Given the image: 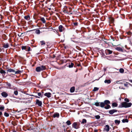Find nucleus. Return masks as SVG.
Segmentation results:
<instances>
[{
  "label": "nucleus",
  "mask_w": 132,
  "mask_h": 132,
  "mask_svg": "<svg viewBox=\"0 0 132 132\" xmlns=\"http://www.w3.org/2000/svg\"><path fill=\"white\" fill-rule=\"evenodd\" d=\"M3 21L2 20H1L0 21V23H2Z\"/></svg>",
  "instance_id": "54"
},
{
  "label": "nucleus",
  "mask_w": 132,
  "mask_h": 132,
  "mask_svg": "<svg viewBox=\"0 0 132 132\" xmlns=\"http://www.w3.org/2000/svg\"><path fill=\"white\" fill-rule=\"evenodd\" d=\"M75 90V88L74 87H71L70 89V91L71 93L73 92H74Z\"/></svg>",
  "instance_id": "20"
},
{
  "label": "nucleus",
  "mask_w": 132,
  "mask_h": 132,
  "mask_svg": "<svg viewBox=\"0 0 132 132\" xmlns=\"http://www.w3.org/2000/svg\"><path fill=\"white\" fill-rule=\"evenodd\" d=\"M5 25L4 23L2 24H0V27L1 28H4V27Z\"/></svg>",
  "instance_id": "40"
},
{
  "label": "nucleus",
  "mask_w": 132,
  "mask_h": 132,
  "mask_svg": "<svg viewBox=\"0 0 132 132\" xmlns=\"http://www.w3.org/2000/svg\"><path fill=\"white\" fill-rule=\"evenodd\" d=\"M105 43L106 44H108V43L106 41H104Z\"/></svg>",
  "instance_id": "61"
},
{
  "label": "nucleus",
  "mask_w": 132,
  "mask_h": 132,
  "mask_svg": "<svg viewBox=\"0 0 132 132\" xmlns=\"http://www.w3.org/2000/svg\"><path fill=\"white\" fill-rule=\"evenodd\" d=\"M72 25L74 26H75V27H76L78 25V23L77 22H74L72 24Z\"/></svg>",
  "instance_id": "18"
},
{
  "label": "nucleus",
  "mask_w": 132,
  "mask_h": 132,
  "mask_svg": "<svg viewBox=\"0 0 132 132\" xmlns=\"http://www.w3.org/2000/svg\"><path fill=\"white\" fill-rule=\"evenodd\" d=\"M132 103L130 102L127 103L126 102H123L120 104L119 107L127 108L130 107Z\"/></svg>",
  "instance_id": "1"
},
{
  "label": "nucleus",
  "mask_w": 132,
  "mask_h": 132,
  "mask_svg": "<svg viewBox=\"0 0 132 132\" xmlns=\"http://www.w3.org/2000/svg\"><path fill=\"white\" fill-rule=\"evenodd\" d=\"M129 81L130 82L132 83V80H129Z\"/></svg>",
  "instance_id": "60"
},
{
  "label": "nucleus",
  "mask_w": 132,
  "mask_h": 132,
  "mask_svg": "<svg viewBox=\"0 0 132 132\" xmlns=\"http://www.w3.org/2000/svg\"><path fill=\"white\" fill-rule=\"evenodd\" d=\"M35 96L37 98H40V97H38V96Z\"/></svg>",
  "instance_id": "57"
},
{
  "label": "nucleus",
  "mask_w": 132,
  "mask_h": 132,
  "mask_svg": "<svg viewBox=\"0 0 132 132\" xmlns=\"http://www.w3.org/2000/svg\"><path fill=\"white\" fill-rule=\"evenodd\" d=\"M4 115L6 117H8L9 116V114L8 113L6 112H5L4 113Z\"/></svg>",
  "instance_id": "38"
},
{
  "label": "nucleus",
  "mask_w": 132,
  "mask_h": 132,
  "mask_svg": "<svg viewBox=\"0 0 132 132\" xmlns=\"http://www.w3.org/2000/svg\"><path fill=\"white\" fill-rule=\"evenodd\" d=\"M59 116V113H55L53 116V117L54 118H55L56 117H58Z\"/></svg>",
  "instance_id": "19"
},
{
  "label": "nucleus",
  "mask_w": 132,
  "mask_h": 132,
  "mask_svg": "<svg viewBox=\"0 0 132 132\" xmlns=\"http://www.w3.org/2000/svg\"><path fill=\"white\" fill-rule=\"evenodd\" d=\"M36 70L37 72H40L42 71L41 69V67H37L36 68Z\"/></svg>",
  "instance_id": "17"
},
{
  "label": "nucleus",
  "mask_w": 132,
  "mask_h": 132,
  "mask_svg": "<svg viewBox=\"0 0 132 132\" xmlns=\"http://www.w3.org/2000/svg\"><path fill=\"white\" fill-rule=\"evenodd\" d=\"M129 27L131 29H132V24H130Z\"/></svg>",
  "instance_id": "51"
},
{
  "label": "nucleus",
  "mask_w": 132,
  "mask_h": 132,
  "mask_svg": "<svg viewBox=\"0 0 132 132\" xmlns=\"http://www.w3.org/2000/svg\"><path fill=\"white\" fill-rule=\"evenodd\" d=\"M105 53L106 54H110L112 53V51L109 49H106L105 51Z\"/></svg>",
  "instance_id": "4"
},
{
  "label": "nucleus",
  "mask_w": 132,
  "mask_h": 132,
  "mask_svg": "<svg viewBox=\"0 0 132 132\" xmlns=\"http://www.w3.org/2000/svg\"><path fill=\"white\" fill-rule=\"evenodd\" d=\"M66 123H67V124L68 125H70L71 124V123L70 122V121L69 120H68L66 122Z\"/></svg>",
  "instance_id": "35"
},
{
  "label": "nucleus",
  "mask_w": 132,
  "mask_h": 132,
  "mask_svg": "<svg viewBox=\"0 0 132 132\" xmlns=\"http://www.w3.org/2000/svg\"><path fill=\"white\" fill-rule=\"evenodd\" d=\"M100 106L102 108L104 107V102H100Z\"/></svg>",
  "instance_id": "22"
},
{
  "label": "nucleus",
  "mask_w": 132,
  "mask_h": 132,
  "mask_svg": "<svg viewBox=\"0 0 132 132\" xmlns=\"http://www.w3.org/2000/svg\"><path fill=\"white\" fill-rule=\"evenodd\" d=\"M14 94L15 95H17L18 94V92L17 91H14Z\"/></svg>",
  "instance_id": "48"
},
{
  "label": "nucleus",
  "mask_w": 132,
  "mask_h": 132,
  "mask_svg": "<svg viewBox=\"0 0 132 132\" xmlns=\"http://www.w3.org/2000/svg\"><path fill=\"white\" fill-rule=\"evenodd\" d=\"M115 49L117 50V51L122 52H123V50L122 49V48L120 47H116L115 48Z\"/></svg>",
  "instance_id": "7"
},
{
  "label": "nucleus",
  "mask_w": 132,
  "mask_h": 132,
  "mask_svg": "<svg viewBox=\"0 0 132 132\" xmlns=\"http://www.w3.org/2000/svg\"><path fill=\"white\" fill-rule=\"evenodd\" d=\"M117 111L116 110H110L109 112L110 114H112L116 112Z\"/></svg>",
  "instance_id": "12"
},
{
  "label": "nucleus",
  "mask_w": 132,
  "mask_h": 132,
  "mask_svg": "<svg viewBox=\"0 0 132 132\" xmlns=\"http://www.w3.org/2000/svg\"><path fill=\"white\" fill-rule=\"evenodd\" d=\"M59 29L60 32L64 31L65 30V28L62 25H60L59 27Z\"/></svg>",
  "instance_id": "3"
},
{
  "label": "nucleus",
  "mask_w": 132,
  "mask_h": 132,
  "mask_svg": "<svg viewBox=\"0 0 132 132\" xmlns=\"http://www.w3.org/2000/svg\"><path fill=\"white\" fill-rule=\"evenodd\" d=\"M68 9H69L68 13H70L71 14H72V13H71L72 11V9L71 8H69Z\"/></svg>",
  "instance_id": "27"
},
{
  "label": "nucleus",
  "mask_w": 132,
  "mask_h": 132,
  "mask_svg": "<svg viewBox=\"0 0 132 132\" xmlns=\"http://www.w3.org/2000/svg\"><path fill=\"white\" fill-rule=\"evenodd\" d=\"M27 46H22L21 48L22 50H25L26 51L27 50Z\"/></svg>",
  "instance_id": "29"
},
{
  "label": "nucleus",
  "mask_w": 132,
  "mask_h": 132,
  "mask_svg": "<svg viewBox=\"0 0 132 132\" xmlns=\"http://www.w3.org/2000/svg\"><path fill=\"white\" fill-rule=\"evenodd\" d=\"M120 122V120H115V123L116 124H119Z\"/></svg>",
  "instance_id": "25"
},
{
  "label": "nucleus",
  "mask_w": 132,
  "mask_h": 132,
  "mask_svg": "<svg viewBox=\"0 0 132 132\" xmlns=\"http://www.w3.org/2000/svg\"><path fill=\"white\" fill-rule=\"evenodd\" d=\"M128 84H129L130 85V84L129 83H128V82H126V83H125L124 84V85L125 86H126V87H127V86L128 85Z\"/></svg>",
  "instance_id": "46"
},
{
  "label": "nucleus",
  "mask_w": 132,
  "mask_h": 132,
  "mask_svg": "<svg viewBox=\"0 0 132 132\" xmlns=\"http://www.w3.org/2000/svg\"><path fill=\"white\" fill-rule=\"evenodd\" d=\"M95 118L97 119H99L100 118V116L99 115H96L95 116Z\"/></svg>",
  "instance_id": "45"
},
{
  "label": "nucleus",
  "mask_w": 132,
  "mask_h": 132,
  "mask_svg": "<svg viewBox=\"0 0 132 132\" xmlns=\"http://www.w3.org/2000/svg\"><path fill=\"white\" fill-rule=\"evenodd\" d=\"M41 69H42V70L43 71L45 70L46 69V68L45 66L42 65L41 67Z\"/></svg>",
  "instance_id": "30"
},
{
  "label": "nucleus",
  "mask_w": 132,
  "mask_h": 132,
  "mask_svg": "<svg viewBox=\"0 0 132 132\" xmlns=\"http://www.w3.org/2000/svg\"><path fill=\"white\" fill-rule=\"evenodd\" d=\"M40 42L41 43V45H45V42L44 41H40Z\"/></svg>",
  "instance_id": "31"
},
{
  "label": "nucleus",
  "mask_w": 132,
  "mask_h": 132,
  "mask_svg": "<svg viewBox=\"0 0 132 132\" xmlns=\"http://www.w3.org/2000/svg\"><path fill=\"white\" fill-rule=\"evenodd\" d=\"M125 101L126 102H129V100L126 98L124 99Z\"/></svg>",
  "instance_id": "47"
},
{
  "label": "nucleus",
  "mask_w": 132,
  "mask_h": 132,
  "mask_svg": "<svg viewBox=\"0 0 132 132\" xmlns=\"http://www.w3.org/2000/svg\"><path fill=\"white\" fill-rule=\"evenodd\" d=\"M112 106L114 107H117L118 106V104L114 102L112 103Z\"/></svg>",
  "instance_id": "26"
},
{
  "label": "nucleus",
  "mask_w": 132,
  "mask_h": 132,
  "mask_svg": "<svg viewBox=\"0 0 132 132\" xmlns=\"http://www.w3.org/2000/svg\"><path fill=\"white\" fill-rule=\"evenodd\" d=\"M127 33L128 35L130 36L132 34V33L130 31H128L127 32Z\"/></svg>",
  "instance_id": "44"
},
{
  "label": "nucleus",
  "mask_w": 132,
  "mask_h": 132,
  "mask_svg": "<svg viewBox=\"0 0 132 132\" xmlns=\"http://www.w3.org/2000/svg\"><path fill=\"white\" fill-rule=\"evenodd\" d=\"M86 120L85 119H83L82 122V123H86Z\"/></svg>",
  "instance_id": "39"
},
{
  "label": "nucleus",
  "mask_w": 132,
  "mask_h": 132,
  "mask_svg": "<svg viewBox=\"0 0 132 132\" xmlns=\"http://www.w3.org/2000/svg\"><path fill=\"white\" fill-rule=\"evenodd\" d=\"M7 72H15V71L13 69H8L7 70Z\"/></svg>",
  "instance_id": "23"
},
{
  "label": "nucleus",
  "mask_w": 132,
  "mask_h": 132,
  "mask_svg": "<svg viewBox=\"0 0 132 132\" xmlns=\"http://www.w3.org/2000/svg\"><path fill=\"white\" fill-rule=\"evenodd\" d=\"M2 114V112H0V115L1 116Z\"/></svg>",
  "instance_id": "58"
},
{
  "label": "nucleus",
  "mask_w": 132,
  "mask_h": 132,
  "mask_svg": "<svg viewBox=\"0 0 132 132\" xmlns=\"http://www.w3.org/2000/svg\"><path fill=\"white\" fill-rule=\"evenodd\" d=\"M41 32L39 29L36 30L35 31V33L37 34H39Z\"/></svg>",
  "instance_id": "21"
},
{
  "label": "nucleus",
  "mask_w": 132,
  "mask_h": 132,
  "mask_svg": "<svg viewBox=\"0 0 132 132\" xmlns=\"http://www.w3.org/2000/svg\"><path fill=\"white\" fill-rule=\"evenodd\" d=\"M119 71L121 73H123L124 72V70L122 68H121L120 69Z\"/></svg>",
  "instance_id": "34"
},
{
  "label": "nucleus",
  "mask_w": 132,
  "mask_h": 132,
  "mask_svg": "<svg viewBox=\"0 0 132 132\" xmlns=\"http://www.w3.org/2000/svg\"><path fill=\"white\" fill-rule=\"evenodd\" d=\"M21 72V71H20L19 70V71H18L15 72V74H19V73H20Z\"/></svg>",
  "instance_id": "43"
},
{
  "label": "nucleus",
  "mask_w": 132,
  "mask_h": 132,
  "mask_svg": "<svg viewBox=\"0 0 132 132\" xmlns=\"http://www.w3.org/2000/svg\"><path fill=\"white\" fill-rule=\"evenodd\" d=\"M26 51H30V47L28 46H27Z\"/></svg>",
  "instance_id": "33"
},
{
  "label": "nucleus",
  "mask_w": 132,
  "mask_h": 132,
  "mask_svg": "<svg viewBox=\"0 0 132 132\" xmlns=\"http://www.w3.org/2000/svg\"><path fill=\"white\" fill-rule=\"evenodd\" d=\"M109 21L111 23H113L114 22V19L112 17L109 18Z\"/></svg>",
  "instance_id": "15"
},
{
  "label": "nucleus",
  "mask_w": 132,
  "mask_h": 132,
  "mask_svg": "<svg viewBox=\"0 0 132 132\" xmlns=\"http://www.w3.org/2000/svg\"><path fill=\"white\" fill-rule=\"evenodd\" d=\"M4 107L3 106H0V110H4Z\"/></svg>",
  "instance_id": "41"
},
{
  "label": "nucleus",
  "mask_w": 132,
  "mask_h": 132,
  "mask_svg": "<svg viewBox=\"0 0 132 132\" xmlns=\"http://www.w3.org/2000/svg\"><path fill=\"white\" fill-rule=\"evenodd\" d=\"M113 40V41H114L115 40H116V39L115 38H114L113 37H112L111 38Z\"/></svg>",
  "instance_id": "52"
},
{
  "label": "nucleus",
  "mask_w": 132,
  "mask_h": 132,
  "mask_svg": "<svg viewBox=\"0 0 132 132\" xmlns=\"http://www.w3.org/2000/svg\"><path fill=\"white\" fill-rule=\"evenodd\" d=\"M120 39H123L122 36H120Z\"/></svg>",
  "instance_id": "59"
},
{
  "label": "nucleus",
  "mask_w": 132,
  "mask_h": 132,
  "mask_svg": "<svg viewBox=\"0 0 132 132\" xmlns=\"http://www.w3.org/2000/svg\"><path fill=\"white\" fill-rule=\"evenodd\" d=\"M104 108L108 109L110 108V106L108 104L110 103V101L108 100H105L104 102Z\"/></svg>",
  "instance_id": "2"
},
{
  "label": "nucleus",
  "mask_w": 132,
  "mask_h": 132,
  "mask_svg": "<svg viewBox=\"0 0 132 132\" xmlns=\"http://www.w3.org/2000/svg\"><path fill=\"white\" fill-rule=\"evenodd\" d=\"M98 89V88L97 87H95L93 90L94 91H96Z\"/></svg>",
  "instance_id": "42"
},
{
  "label": "nucleus",
  "mask_w": 132,
  "mask_h": 132,
  "mask_svg": "<svg viewBox=\"0 0 132 132\" xmlns=\"http://www.w3.org/2000/svg\"><path fill=\"white\" fill-rule=\"evenodd\" d=\"M23 34V33H21V35H20L19 34H18V36H19V37H20L21 36H22V35Z\"/></svg>",
  "instance_id": "55"
},
{
  "label": "nucleus",
  "mask_w": 132,
  "mask_h": 132,
  "mask_svg": "<svg viewBox=\"0 0 132 132\" xmlns=\"http://www.w3.org/2000/svg\"><path fill=\"white\" fill-rule=\"evenodd\" d=\"M48 9L49 10H51V8H48Z\"/></svg>",
  "instance_id": "62"
},
{
  "label": "nucleus",
  "mask_w": 132,
  "mask_h": 132,
  "mask_svg": "<svg viewBox=\"0 0 132 132\" xmlns=\"http://www.w3.org/2000/svg\"><path fill=\"white\" fill-rule=\"evenodd\" d=\"M74 65V64L73 63H71V64L69 65V68H71L73 67V66Z\"/></svg>",
  "instance_id": "36"
},
{
  "label": "nucleus",
  "mask_w": 132,
  "mask_h": 132,
  "mask_svg": "<svg viewBox=\"0 0 132 132\" xmlns=\"http://www.w3.org/2000/svg\"><path fill=\"white\" fill-rule=\"evenodd\" d=\"M24 19L27 20H29L30 19V17L29 15H27L24 17Z\"/></svg>",
  "instance_id": "14"
},
{
  "label": "nucleus",
  "mask_w": 132,
  "mask_h": 132,
  "mask_svg": "<svg viewBox=\"0 0 132 132\" xmlns=\"http://www.w3.org/2000/svg\"><path fill=\"white\" fill-rule=\"evenodd\" d=\"M72 127L75 128L77 129L78 127L77 126V122H74L72 124Z\"/></svg>",
  "instance_id": "8"
},
{
  "label": "nucleus",
  "mask_w": 132,
  "mask_h": 132,
  "mask_svg": "<svg viewBox=\"0 0 132 132\" xmlns=\"http://www.w3.org/2000/svg\"><path fill=\"white\" fill-rule=\"evenodd\" d=\"M63 12L64 13H68L69 9H64L63 10Z\"/></svg>",
  "instance_id": "16"
},
{
  "label": "nucleus",
  "mask_w": 132,
  "mask_h": 132,
  "mask_svg": "<svg viewBox=\"0 0 132 132\" xmlns=\"http://www.w3.org/2000/svg\"><path fill=\"white\" fill-rule=\"evenodd\" d=\"M7 85V86L8 87H10L11 86V84L9 83H8V82H6Z\"/></svg>",
  "instance_id": "50"
},
{
  "label": "nucleus",
  "mask_w": 132,
  "mask_h": 132,
  "mask_svg": "<svg viewBox=\"0 0 132 132\" xmlns=\"http://www.w3.org/2000/svg\"><path fill=\"white\" fill-rule=\"evenodd\" d=\"M111 82V80H105L104 81V82L105 83H107L108 84H110Z\"/></svg>",
  "instance_id": "24"
},
{
  "label": "nucleus",
  "mask_w": 132,
  "mask_h": 132,
  "mask_svg": "<svg viewBox=\"0 0 132 132\" xmlns=\"http://www.w3.org/2000/svg\"><path fill=\"white\" fill-rule=\"evenodd\" d=\"M40 20L42 21L43 23H45L46 22V21L45 20V18L44 17H40Z\"/></svg>",
  "instance_id": "13"
},
{
  "label": "nucleus",
  "mask_w": 132,
  "mask_h": 132,
  "mask_svg": "<svg viewBox=\"0 0 132 132\" xmlns=\"http://www.w3.org/2000/svg\"><path fill=\"white\" fill-rule=\"evenodd\" d=\"M1 95L3 97H6L8 96V94L5 92H3L2 93Z\"/></svg>",
  "instance_id": "10"
},
{
  "label": "nucleus",
  "mask_w": 132,
  "mask_h": 132,
  "mask_svg": "<svg viewBox=\"0 0 132 132\" xmlns=\"http://www.w3.org/2000/svg\"><path fill=\"white\" fill-rule=\"evenodd\" d=\"M104 129L107 132L110 129L109 126L108 125H106Z\"/></svg>",
  "instance_id": "9"
},
{
  "label": "nucleus",
  "mask_w": 132,
  "mask_h": 132,
  "mask_svg": "<svg viewBox=\"0 0 132 132\" xmlns=\"http://www.w3.org/2000/svg\"><path fill=\"white\" fill-rule=\"evenodd\" d=\"M43 55H39L38 56V57H40V58H42L43 57Z\"/></svg>",
  "instance_id": "53"
},
{
  "label": "nucleus",
  "mask_w": 132,
  "mask_h": 132,
  "mask_svg": "<svg viewBox=\"0 0 132 132\" xmlns=\"http://www.w3.org/2000/svg\"><path fill=\"white\" fill-rule=\"evenodd\" d=\"M36 104L39 106H41L42 104V102L39 100H36Z\"/></svg>",
  "instance_id": "5"
},
{
  "label": "nucleus",
  "mask_w": 132,
  "mask_h": 132,
  "mask_svg": "<svg viewBox=\"0 0 132 132\" xmlns=\"http://www.w3.org/2000/svg\"><path fill=\"white\" fill-rule=\"evenodd\" d=\"M97 130H96V129H95L94 130V132H97Z\"/></svg>",
  "instance_id": "56"
},
{
  "label": "nucleus",
  "mask_w": 132,
  "mask_h": 132,
  "mask_svg": "<svg viewBox=\"0 0 132 132\" xmlns=\"http://www.w3.org/2000/svg\"><path fill=\"white\" fill-rule=\"evenodd\" d=\"M44 95L49 98L51 97V94L50 93H47L44 94Z\"/></svg>",
  "instance_id": "11"
},
{
  "label": "nucleus",
  "mask_w": 132,
  "mask_h": 132,
  "mask_svg": "<svg viewBox=\"0 0 132 132\" xmlns=\"http://www.w3.org/2000/svg\"><path fill=\"white\" fill-rule=\"evenodd\" d=\"M3 47L5 48H8L9 46V45L8 43H4L2 44Z\"/></svg>",
  "instance_id": "6"
},
{
  "label": "nucleus",
  "mask_w": 132,
  "mask_h": 132,
  "mask_svg": "<svg viewBox=\"0 0 132 132\" xmlns=\"http://www.w3.org/2000/svg\"><path fill=\"white\" fill-rule=\"evenodd\" d=\"M38 96H40L41 97H42V94L40 93H38Z\"/></svg>",
  "instance_id": "49"
},
{
  "label": "nucleus",
  "mask_w": 132,
  "mask_h": 132,
  "mask_svg": "<svg viewBox=\"0 0 132 132\" xmlns=\"http://www.w3.org/2000/svg\"><path fill=\"white\" fill-rule=\"evenodd\" d=\"M0 18L2 19L1 15L0 14Z\"/></svg>",
  "instance_id": "63"
},
{
  "label": "nucleus",
  "mask_w": 132,
  "mask_h": 132,
  "mask_svg": "<svg viewBox=\"0 0 132 132\" xmlns=\"http://www.w3.org/2000/svg\"><path fill=\"white\" fill-rule=\"evenodd\" d=\"M122 122L123 123L125 122H128V120L127 119H123L122 120Z\"/></svg>",
  "instance_id": "28"
},
{
  "label": "nucleus",
  "mask_w": 132,
  "mask_h": 132,
  "mask_svg": "<svg viewBox=\"0 0 132 132\" xmlns=\"http://www.w3.org/2000/svg\"><path fill=\"white\" fill-rule=\"evenodd\" d=\"M95 105L97 106H100V102H96L95 103Z\"/></svg>",
  "instance_id": "32"
},
{
  "label": "nucleus",
  "mask_w": 132,
  "mask_h": 132,
  "mask_svg": "<svg viewBox=\"0 0 132 132\" xmlns=\"http://www.w3.org/2000/svg\"><path fill=\"white\" fill-rule=\"evenodd\" d=\"M53 55V56H53V57L52 58H54V57H55V55Z\"/></svg>",
  "instance_id": "64"
},
{
  "label": "nucleus",
  "mask_w": 132,
  "mask_h": 132,
  "mask_svg": "<svg viewBox=\"0 0 132 132\" xmlns=\"http://www.w3.org/2000/svg\"><path fill=\"white\" fill-rule=\"evenodd\" d=\"M0 72L2 74L5 73H6V72H5V71L3 70H0Z\"/></svg>",
  "instance_id": "37"
}]
</instances>
